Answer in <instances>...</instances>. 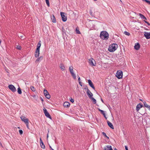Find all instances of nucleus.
<instances>
[{"instance_id": "7c9ffc66", "label": "nucleus", "mask_w": 150, "mask_h": 150, "mask_svg": "<svg viewBox=\"0 0 150 150\" xmlns=\"http://www.w3.org/2000/svg\"><path fill=\"white\" fill-rule=\"evenodd\" d=\"M45 97L48 99H49L50 98V96L49 94H47V95H45Z\"/></svg>"}, {"instance_id": "5fc2aeb1", "label": "nucleus", "mask_w": 150, "mask_h": 150, "mask_svg": "<svg viewBox=\"0 0 150 150\" xmlns=\"http://www.w3.org/2000/svg\"><path fill=\"white\" fill-rule=\"evenodd\" d=\"M105 137H106L108 139H109V137L107 136Z\"/></svg>"}, {"instance_id": "680f3d73", "label": "nucleus", "mask_w": 150, "mask_h": 150, "mask_svg": "<svg viewBox=\"0 0 150 150\" xmlns=\"http://www.w3.org/2000/svg\"><path fill=\"white\" fill-rule=\"evenodd\" d=\"M140 100L142 101V100L140 99Z\"/></svg>"}, {"instance_id": "393cba45", "label": "nucleus", "mask_w": 150, "mask_h": 150, "mask_svg": "<svg viewBox=\"0 0 150 150\" xmlns=\"http://www.w3.org/2000/svg\"><path fill=\"white\" fill-rule=\"evenodd\" d=\"M17 92L19 94H21L22 93L21 89L20 87L18 88Z\"/></svg>"}, {"instance_id": "39448f33", "label": "nucleus", "mask_w": 150, "mask_h": 150, "mask_svg": "<svg viewBox=\"0 0 150 150\" xmlns=\"http://www.w3.org/2000/svg\"><path fill=\"white\" fill-rule=\"evenodd\" d=\"M65 13L61 12L60 14L62 18V21L64 22H65L67 21V17L65 16Z\"/></svg>"}, {"instance_id": "423d86ee", "label": "nucleus", "mask_w": 150, "mask_h": 150, "mask_svg": "<svg viewBox=\"0 0 150 150\" xmlns=\"http://www.w3.org/2000/svg\"><path fill=\"white\" fill-rule=\"evenodd\" d=\"M8 87L13 92H15L16 91L15 87L12 85L11 84L9 85Z\"/></svg>"}, {"instance_id": "9d476101", "label": "nucleus", "mask_w": 150, "mask_h": 150, "mask_svg": "<svg viewBox=\"0 0 150 150\" xmlns=\"http://www.w3.org/2000/svg\"><path fill=\"white\" fill-rule=\"evenodd\" d=\"M144 35L147 39L150 38V32H145Z\"/></svg>"}, {"instance_id": "864d4df0", "label": "nucleus", "mask_w": 150, "mask_h": 150, "mask_svg": "<svg viewBox=\"0 0 150 150\" xmlns=\"http://www.w3.org/2000/svg\"><path fill=\"white\" fill-rule=\"evenodd\" d=\"M104 117H105V118L106 119H107V117H106V115H105V116H104Z\"/></svg>"}, {"instance_id": "b1692460", "label": "nucleus", "mask_w": 150, "mask_h": 150, "mask_svg": "<svg viewBox=\"0 0 150 150\" xmlns=\"http://www.w3.org/2000/svg\"><path fill=\"white\" fill-rule=\"evenodd\" d=\"M98 110L99 111H100V112L104 116H105V113L104 112L103 110H101L100 109L98 108Z\"/></svg>"}, {"instance_id": "c85d7f7f", "label": "nucleus", "mask_w": 150, "mask_h": 150, "mask_svg": "<svg viewBox=\"0 0 150 150\" xmlns=\"http://www.w3.org/2000/svg\"><path fill=\"white\" fill-rule=\"evenodd\" d=\"M69 70L70 73L73 72V67L72 66H70L69 67Z\"/></svg>"}, {"instance_id": "f704fd0d", "label": "nucleus", "mask_w": 150, "mask_h": 150, "mask_svg": "<svg viewBox=\"0 0 150 150\" xmlns=\"http://www.w3.org/2000/svg\"><path fill=\"white\" fill-rule=\"evenodd\" d=\"M16 48L17 49L19 50H20L21 49V46L19 45L17 46Z\"/></svg>"}, {"instance_id": "bf43d9fd", "label": "nucleus", "mask_w": 150, "mask_h": 150, "mask_svg": "<svg viewBox=\"0 0 150 150\" xmlns=\"http://www.w3.org/2000/svg\"><path fill=\"white\" fill-rule=\"evenodd\" d=\"M94 1H97L98 0H93Z\"/></svg>"}, {"instance_id": "6e6d98bb", "label": "nucleus", "mask_w": 150, "mask_h": 150, "mask_svg": "<svg viewBox=\"0 0 150 150\" xmlns=\"http://www.w3.org/2000/svg\"><path fill=\"white\" fill-rule=\"evenodd\" d=\"M33 97H35L36 96L35 95H34L33 96Z\"/></svg>"}, {"instance_id": "4be33fe9", "label": "nucleus", "mask_w": 150, "mask_h": 150, "mask_svg": "<svg viewBox=\"0 0 150 150\" xmlns=\"http://www.w3.org/2000/svg\"><path fill=\"white\" fill-rule=\"evenodd\" d=\"M43 59V57L42 56H41L39 57H38L36 59V62H39L41 61Z\"/></svg>"}, {"instance_id": "2f4dec72", "label": "nucleus", "mask_w": 150, "mask_h": 150, "mask_svg": "<svg viewBox=\"0 0 150 150\" xmlns=\"http://www.w3.org/2000/svg\"><path fill=\"white\" fill-rule=\"evenodd\" d=\"M45 1L47 5V6H48L49 7L50 6V3L49 0H45Z\"/></svg>"}, {"instance_id": "a19ab883", "label": "nucleus", "mask_w": 150, "mask_h": 150, "mask_svg": "<svg viewBox=\"0 0 150 150\" xmlns=\"http://www.w3.org/2000/svg\"><path fill=\"white\" fill-rule=\"evenodd\" d=\"M144 22L146 23H147L148 25H150V24L149 23H148V22L146 21L145 20H144Z\"/></svg>"}, {"instance_id": "4c0bfd02", "label": "nucleus", "mask_w": 150, "mask_h": 150, "mask_svg": "<svg viewBox=\"0 0 150 150\" xmlns=\"http://www.w3.org/2000/svg\"><path fill=\"white\" fill-rule=\"evenodd\" d=\"M19 132L20 134L21 135L23 133V131L21 129H20L19 130Z\"/></svg>"}, {"instance_id": "de8ad7c7", "label": "nucleus", "mask_w": 150, "mask_h": 150, "mask_svg": "<svg viewBox=\"0 0 150 150\" xmlns=\"http://www.w3.org/2000/svg\"><path fill=\"white\" fill-rule=\"evenodd\" d=\"M40 99H41V101H42V102H43L44 100H43V98H42L41 97H40Z\"/></svg>"}, {"instance_id": "0eeeda50", "label": "nucleus", "mask_w": 150, "mask_h": 150, "mask_svg": "<svg viewBox=\"0 0 150 150\" xmlns=\"http://www.w3.org/2000/svg\"><path fill=\"white\" fill-rule=\"evenodd\" d=\"M20 118L21 120L23 121L25 123H27L28 122V118H26L25 117L21 116Z\"/></svg>"}, {"instance_id": "a211bd4d", "label": "nucleus", "mask_w": 150, "mask_h": 150, "mask_svg": "<svg viewBox=\"0 0 150 150\" xmlns=\"http://www.w3.org/2000/svg\"><path fill=\"white\" fill-rule=\"evenodd\" d=\"M51 18L52 22L54 23H55L56 22V18L54 15H52V16H51Z\"/></svg>"}, {"instance_id": "72a5a7b5", "label": "nucleus", "mask_w": 150, "mask_h": 150, "mask_svg": "<svg viewBox=\"0 0 150 150\" xmlns=\"http://www.w3.org/2000/svg\"><path fill=\"white\" fill-rule=\"evenodd\" d=\"M124 33L125 35H127L128 36H129L130 35V33H129L127 31L124 32Z\"/></svg>"}, {"instance_id": "bb28decb", "label": "nucleus", "mask_w": 150, "mask_h": 150, "mask_svg": "<svg viewBox=\"0 0 150 150\" xmlns=\"http://www.w3.org/2000/svg\"><path fill=\"white\" fill-rule=\"evenodd\" d=\"M90 99H91L93 101V103L94 104H95L96 103V100L95 98L92 97L91 98H90Z\"/></svg>"}, {"instance_id": "8fccbe9b", "label": "nucleus", "mask_w": 150, "mask_h": 150, "mask_svg": "<svg viewBox=\"0 0 150 150\" xmlns=\"http://www.w3.org/2000/svg\"><path fill=\"white\" fill-rule=\"evenodd\" d=\"M78 81L79 82H81L80 81V77H79L78 78Z\"/></svg>"}, {"instance_id": "cd10ccee", "label": "nucleus", "mask_w": 150, "mask_h": 150, "mask_svg": "<svg viewBox=\"0 0 150 150\" xmlns=\"http://www.w3.org/2000/svg\"><path fill=\"white\" fill-rule=\"evenodd\" d=\"M44 95L45 96V95H47V94H49V93L48 92V91L45 89H44Z\"/></svg>"}, {"instance_id": "f257e3e1", "label": "nucleus", "mask_w": 150, "mask_h": 150, "mask_svg": "<svg viewBox=\"0 0 150 150\" xmlns=\"http://www.w3.org/2000/svg\"><path fill=\"white\" fill-rule=\"evenodd\" d=\"M100 37L102 39L107 40L108 38L109 34L107 32L103 31L101 32Z\"/></svg>"}, {"instance_id": "f8f14e48", "label": "nucleus", "mask_w": 150, "mask_h": 150, "mask_svg": "<svg viewBox=\"0 0 150 150\" xmlns=\"http://www.w3.org/2000/svg\"><path fill=\"white\" fill-rule=\"evenodd\" d=\"M104 149L105 150H112L111 146L110 145L106 146H105Z\"/></svg>"}, {"instance_id": "473e14b6", "label": "nucleus", "mask_w": 150, "mask_h": 150, "mask_svg": "<svg viewBox=\"0 0 150 150\" xmlns=\"http://www.w3.org/2000/svg\"><path fill=\"white\" fill-rule=\"evenodd\" d=\"M76 34H80V32L79 30L78 29H77V28H76Z\"/></svg>"}, {"instance_id": "f3484780", "label": "nucleus", "mask_w": 150, "mask_h": 150, "mask_svg": "<svg viewBox=\"0 0 150 150\" xmlns=\"http://www.w3.org/2000/svg\"><path fill=\"white\" fill-rule=\"evenodd\" d=\"M107 122L108 125L110 127V128L113 129H114V127L111 122L109 121H107Z\"/></svg>"}, {"instance_id": "13d9d810", "label": "nucleus", "mask_w": 150, "mask_h": 150, "mask_svg": "<svg viewBox=\"0 0 150 150\" xmlns=\"http://www.w3.org/2000/svg\"><path fill=\"white\" fill-rule=\"evenodd\" d=\"M47 138H48V134H47Z\"/></svg>"}, {"instance_id": "e433bc0d", "label": "nucleus", "mask_w": 150, "mask_h": 150, "mask_svg": "<svg viewBox=\"0 0 150 150\" xmlns=\"http://www.w3.org/2000/svg\"><path fill=\"white\" fill-rule=\"evenodd\" d=\"M43 111L45 114L48 112L47 110L45 108L43 109Z\"/></svg>"}, {"instance_id": "37998d69", "label": "nucleus", "mask_w": 150, "mask_h": 150, "mask_svg": "<svg viewBox=\"0 0 150 150\" xmlns=\"http://www.w3.org/2000/svg\"><path fill=\"white\" fill-rule=\"evenodd\" d=\"M102 134L105 137H107L106 134L105 132H103Z\"/></svg>"}, {"instance_id": "2eb2a0df", "label": "nucleus", "mask_w": 150, "mask_h": 150, "mask_svg": "<svg viewBox=\"0 0 150 150\" xmlns=\"http://www.w3.org/2000/svg\"><path fill=\"white\" fill-rule=\"evenodd\" d=\"M93 59L92 58H90L89 59V62L90 65L92 66H95V65L94 64L93 62Z\"/></svg>"}, {"instance_id": "09e8293b", "label": "nucleus", "mask_w": 150, "mask_h": 150, "mask_svg": "<svg viewBox=\"0 0 150 150\" xmlns=\"http://www.w3.org/2000/svg\"><path fill=\"white\" fill-rule=\"evenodd\" d=\"M50 149H51V150H54L53 149H52V148L51 147V146H50Z\"/></svg>"}, {"instance_id": "ea45409f", "label": "nucleus", "mask_w": 150, "mask_h": 150, "mask_svg": "<svg viewBox=\"0 0 150 150\" xmlns=\"http://www.w3.org/2000/svg\"><path fill=\"white\" fill-rule=\"evenodd\" d=\"M20 37L21 39H24V35H20Z\"/></svg>"}, {"instance_id": "c756f323", "label": "nucleus", "mask_w": 150, "mask_h": 150, "mask_svg": "<svg viewBox=\"0 0 150 150\" xmlns=\"http://www.w3.org/2000/svg\"><path fill=\"white\" fill-rule=\"evenodd\" d=\"M71 73V75H72V76L73 77L74 79H76V75L74 74L73 72H72Z\"/></svg>"}, {"instance_id": "f03ea898", "label": "nucleus", "mask_w": 150, "mask_h": 150, "mask_svg": "<svg viewBox=\"0 0 150 150\" xmlns=\"http://www.w3.org/2000/svg\"><path fill=\"white\" fill-rule=\"evenodd\" d=\"M118 47V45L117 44L113 43L109 45L108 50L110 52H113Z\"/></svg>"}, {"instance_id": "c03bdc74", "label": "nucleus", "mask_w": 150, "mask_h": 150, "mask_svg": "<svg viewBox=\"0 0 150 150\" xmlns=\"http://www.w3.org/2000/svg\"><path fill=\"white\" fill-rule=\"evenodd\" d=\"M125 148L126 150H128V147L127 146H125Z\"/></svg>"}, {"instance_id": "4468645a", "label": "nucleus", "mask_w": 150, "mask_h": 150, "mask_svg": "<svg viewBox=\"0 0 150 150\" xmlns=\"http://www.w3.org/2000/svg\"><path fill=\"white\" fill-rule=\"evenodd\" d=\"M143 106V105L141 103L138 104L136 106V109L137 111H138L139 109Z\"/></svg>"}, {"instance_id": "1a4fd4ad", "label": "nucleus", "mask_w": 150, "mask_h": 150, "mask_svg": "<svg viewBox=\"0 0 150 150\" xmlns=\"http://www.w3.org/2000/svg\"><path fill=\"white\" fill-rule=\"evenodd\" d=\"M88 82L89 86L93 89H95V87L91 80L89 79L88 80Z\"/></svg>"}, {"instance_id": "a18cd8bd", "label": "nucleus", "mask_w": 150, "mask_h": 150, "mask_svg": "<svg viewBox=\"0 0 150 150\" xmlns=\"http://www.w3.org/2000/svg\"><path fill=\"white\" fill-rule=\"evenodd\" d=\"M79 84L81 85V86H82V83L81 82H79Z\"/></svg>"}, {"instance_id": "dca6fc26", "label": "nucleus", "mask_w": 150, "mask_h": 150, "mask_svg": "<svg viewBox=\"0 0 150 150\" xmlns=\"http://www.w3.org/2000/svg\"><path fill=\"white\" fill-rule=\"evenodd\" d=\"M63 105L65 107H66L67 108H68L69 107L70 104L69 102H65L63 103Z\"/></svg>"}, {"instance_id": "6e6552de", "label": "nucleus", "mask_w": 150, "mask_h": 150, "mask_svg": "<svg viewBox=\"0 0 150 150\" xmlns=\"http://www.w3.org/2000/svg\"><path fill=\"white\" fill-rule=\"evenodd\" d=\"M86 93L90 98L92 97L93 96V93L88 89Z\"/></svg>"}, {"instance_id": "3c124183", "label": "nucleus", "mask_w": 150, "mask_h": 150, "mask_svg": "<svg viewBox=\"0 0 150 150\" xmlns=\"http://www.w3.org/2000/svg\"><path fill=\"white\" fill-rule=\"evenodd\" d=\"M90 13L91 15H92V12L91 11H90Z\"/></svg>"}, {"instance_id": "20e7f679", "label": "nucleus", "mask_w": 150, "mask_h": 150, "mask_svg": "<svg viewBox=\"0 0 150 150\" xmlns=\"http://www.w3.org/2000/svg\"><path fill=\"white\" fill-rule=\"evenodd\" d=\"M122 71H117L116 76L118 79H121L122 77Z\"/></svg>"}, {"instance_id": "c9c22d12", "label": "nucleus", "mask_w": 150, "mask_h": 150, "mask_svg": "<svg viewBox=\"0 0 150 150\" xmlns=\"http://www.w3.org/2000/svg\"><path fill=\"white\" fill-rule=\"evenodd\" d=\"M146 2L147 3L149 4H150V1L147 0H143Z\"/></svg>"}, {"instance_id": "7ed1b4c3", "label": "nucleus", "mask_w": 150, "mask_h": 150, "mask_svg": "<svg viewBox=\"0 0 150 150\" xmlns=\"http://www.w3.org/2000/svg\"><path fill=\"white\" fill-rule=\"evenodd\" d=\"M41 46L40 41L38 43L37 45V48L36 49L35 56V57H38L40 54V49Z\"/></svg>"}, {"instance_id": "79ce46f5", "label": "nucleus", "mask_w": 150, "mask_h": 150, "mask_svg": "<svg viewBox=\"0 0 150 150\" xmlns=\"http://www.w3.org/2000/svg\"><path fill=\"white\" fill-rule=\"evenodd\" d=\"M25 125H26V126L27 127V128L28 129H29V126H28V124H29V122H28V123H25Z\"/></svg>"}, {"instance_id": "9b49d317", "label": "nucleus", "mask_w": 150, "mask_h": 150, "mask_svg": "<svg viewBox=\"0 0 150 150\" xmlns=\"http://www.w3.org/2000/svg\"><path fill=\"white\" fill-rule=\"evenodd\" d=\"M40 144L41 148H42L43 149H44L45 148V146L43 142H42L41 138H40Z\"/></svg>"}, {"instance_id": "58836bf2", "label": "nucleus", "mask_w": 150, "mask_h": 150, "mask_svg": "<svg viewBox=\"0 0 150 150\" xmlns=\"http://www.w3.org/2000/svg\"><path fill=\"white\" fill-rule=\"evenodd\" d=\"M70 101L72 103H74V99L72 98H71L70 99Z\"/></svg>"}, {"instance_id": "6ab92c4d", "label": "nucleus", "mask_w": 150, "mask_h": 150, "mask_svg": "<svg viewBox=\"0 0 150 150\" xmlns=\"http://www.w3.org/2000/svg\"><path fill=\"white\" fill-rule=\"evenodd\" d=\"M60 67L62 71H64L65 69L64 66L62 63L60 64Z\"/></svg>"}, {"instance_id": "412c9836", "label": "nucleus", "mask_w": 150, "mask_h": 150, "mask_svg": "<svg viewBox=\"0 0 150 150\" xmlns=\"http://www.w3.org/2000/svg\"><path fill=\"white\" fill-rule=\"evenodd\" d=\"M144 106L146 107L147 108L149 109L150 110V106L148 105V104H147L145 101H144V102H143Z\"/></svg>"}, {"instance_id": "5701e85b", "label": "nucleus", "mask_w": 150, "mask_h": 150, "mask_svg": "<svg viewBox=\"0 0 150 150\" xmlns=\"http://www.w3.org/2000/svg\"><path fill=\"white\" fill-rule=\"evenodd\" d=\"M45 116L47 117L50 119H51V116L48 112H47L46 113H45Z\"/></svg>"}, {"instance_id": "052dcab7", "label": "nucleus", "mask_w": 150, "mask_h": 150, "mask_svg": "<svg viewBox=\"0 0 150 150\" xmlns=\"http://www.w3.org/2000/svg\"><path fill=\"white\" fill-rule=\"evenodd\" d=\"M115 150H117L116 148H115Z\"/></svg>"}, {"instance_id": "ddd939ff", "label": "nucleus", "mask_w": 150, "mask_h": 150, "mask_svg": "<svg viewBox=\"0 0 150 150\" xmlns=\"http://www.w3.org/2000/svg\"><path fill=\"white\" fill-rule=\"evenodd\" d=\"M140 47V45L138 43H137L135 44L134 48L135 50H138L139 49Z\"/></svg>"}, {"instance_id": "aec40b11", "label": "nucleus", "mask_w": 150, "mask_h": 150, "mask_svg": "<svg viewBox=\"0 0 150 150\" xmlns=\"http://www.w3.org/2000/svg\"><path fill=\"white\" fill-rule=\"evenodd\" d=\"M139 15L142 19H144L145 20H147L146 17L142 14L141 13H139Z\"/></svg>"}, {"instance_id": "a878e982", "label": "nucleus", "mask_w": 150, "mask_h": 150, "mask_svg": "<svg viewBox=\"0 0 150 150\" xmlns=\"http://www.w3.org/2000/svg\"><path fill=\"white\" fill-rule=\"evenodd\" d=\"M30 88L31 90L33 92L35 91L36 90L35 88L33 86H31Z\"/></svg>"}, {"instance_id": "4d7b16f0", "label": "nucleus", "mask_w": 150, "mask_h": 150, "mask_svg": "<svg viewBox=\"0 0 150 150\" xmlns=\"http://www.w3.org/2000/svg\"><path fill=\"white\" fill-rule=\"evenodd\" d=\"M1 40L0 39V44H1Z\"/></svg>"}, {"instance_id": "49530a36", "label": "nucleus", "mask_w": 150, "mask_h": 150, "mask_svg": "<svg viewBox=\"0 0 150 150\" xmlns=\"http://www.w3.org/2000/svg\"><path fill=\"white\" fill-rule=\"evenodd\" d=\"M88 87H87V86H86V87H85V88H84V89H85V90H86H86H87V91L88 90Z\"/></svg>"}, {"instance_id": "603ef678", "label": "nucleus", "mask_w": 150, "mask_h": 150, "mask_svg": "<svg viewBox=\"0 0 150 150\" xmlns=\"http://www.w3.org/2000/svg\"><path fill=\"white\" fill-rule=\"evenodd\" d=\"M101 100L103 103H104V101L102 98H101Z\"/></svg>"}]
</instances>
